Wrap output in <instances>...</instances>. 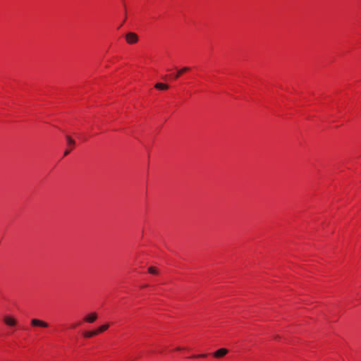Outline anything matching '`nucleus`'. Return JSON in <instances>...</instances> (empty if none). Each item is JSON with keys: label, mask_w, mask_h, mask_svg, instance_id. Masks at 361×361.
Returning a JSON list of instances; mask_svg holds the SVG:
<instances>
[{"label": "nucleus", "mask_w": 361, "mask_h": 361, "mask_svg": "<svg viewBox=\"0 0 361 361\" xmlns=\"http://www.w3.org/2000/svg\"><path fill=\"white\" fill-rule=\"evenodd\" d=\"M4 323L10 327H14L17 325V320L15 317L10 316V315H6L3 318Z\"/></svg>", "instance_id": "1"}, {"label": "nucleus", "mask_w": 361, "mask_h": 361, "mask_svg": "<svg viewBox=\"0 0 361 361\" xmlns=\"http://www.w3.org/2000/svg\"><path fill=\"white\" fill-rule=\"evenodd\" d=\"M30 324L32 326H37V327H42V328H47L49 326V324L47 322L40 320L38 319H32L30 321Z\"/></svg>", "instance_id": "2"}, {"label": "nucleus", "mask_w": 361, "mask_h": 361, "mask_svg": "<svg viewBox=\"0 0 361 361\" xmlns=\"http://www.w3.org/2000/svg\"><path fill=\"white\" fill-rule=\"evenodd\" d=\"M126 39L128 44H133L138 41V36L134 32H128L126 35Z\"/></svg>", "instance_id": "3"}, {"label": "nucleus", "mask_w": 361, "mask_h": 361, "mask_svg": "<svg viewBox=\"0 0 361 361\" xmlns=\"http://www.w3.org/2000/svg\"><path fill=\"white\" fill-rule=\"evenodd\" d=\"M228 353V350L226 348H220L213 353V356L215 358H221L224 357Z\"/></svg>", "instance_id": "4"}, {"label": "nucleus", "mask_w": 361, "mask_h": 361, "mask_svg": "<svg viewBox=\"0 0 361 361\" xmlns=\"http://www.w3.org/2000/svg\"><path fill=\"white\" fill-rule=\"evenodd\" d=\"M97 314L95 312H93L90 314H87L85 318V321L89 323H92L97 319Z\"/></svg>", "instance_id": "5"}, {"label": "nucleus", "mask_w": 361, "mask_h": 361, "mask_svg": "<svg viewBox=\"0 0 361 361\" xmlns=\"http://www.w3.org/2000/svg\"><path fill=\"white\" fill-rule=\"evenodd\" d=\"M190 70L189 67H184L179 71H178L177 73L174 75V78L177 79L183 73L188 71Z\"/></svg>", "instance_id": "6"}, {"label": "nucleus", "mask_w": 361, "mask_h": 361, "mask_svg": "<svg viewBox=\"0 0 361 361\" xmlns=\"http://www.w3.org/2000/svg\"><path fill=\"white\" fill-rule=\"evenodd\" d=\"M98 334V331H85L84 332V336L86 338H91Z\"/></svg>", "instance_id": "7"}, {"label": "nucleus", "mask_w": 361, "mask_h": 361, "mask_svg": "<svg viewBox=\"0 0 361 361\" xmlns=\"http://www.w3.org/2000/svg\"><path fill=\"white\" fill-rule=\"evenodd\" d=\"M154 87H155V88L159 89V90H167L169 88L168 85L161 83V82L157 83Z\"/></svg>", "instance_id": "8"}, {"label": "nucleus", "mask_w": 361, "mask_h": 361, "mask_svg": "<svg viewBox=\"0 0 361 361\" xmlns=\"http://www.w3.org/2000/svg\"><path fill=\"white\" fill-rule=\"evenodd\" d=\"M109 327V325L108 324H104L98 328V329L96 330V331H98V334L102 333L104 331L107 330Z\"/></svg>", "instance_id": "9"}, {"label": "nucleus", "mask_w": 361, "mask_h": 361, "mask_svg": "<svg viewBox=\"0 0 361 361\" xmlns=\"http://www.w3.org/2000/svg\"><path fill=\"white\" fill-rule=\"evenodd\" d=\"M67 144L70 147H73L75 145V141L68 135L66 136Z\"/></svg>", "instance_id": "10"}, {"label": "nucleus", "mask_w": 361, "mask_h": 361, "mask_svg": "<svg viewBox=\"0 0 361 361\" xmlns=\"http://www.w3.org/2000/svg\"><path fill=\"white\" fill-rule=\"evenodd\" d=\"M148 271H149V273H150L152 274H156L158 273L157 269L153 267H149Z\"/></svg>", "instance_id": "11"}, {"label": "nucleus", "mask_w": 361, "mask_h": 361, "mask_svg": "<svg viewBox=\"0 0 361 361\" xmlns=\"http://www.w3.org/2000/svg\"><path fill=\"white\" fill-rule=\"evenodd\" d=\"M207 356V354H201L198 355H195L194 357H206Z\"/></svg>", "instance_id": "12"}, {"label": "nucleus", "mask_w": 361, "mask_h": 361, "mask_svg": "<svg viewBox=\"0 0 361 361\" xmlns=\"http://www.w3.org/2000/svg\"><path fill=\"white\" fill-rule=\"evenodd\" d=\"M71 152V149H66L65 152H64V156H67Z\"/></svg>", "instance_id": "13"}, {"label": "nucleus", "mask_w": 361, "mask_h": 361, "mask_svg": "<svg viewBox=\"0 0 361 361\" xmlns=\"http://www.w3.org/2000/svg\"><path fill=\"white\" fill-rule=\"evenodd\" d=\"M182 349H183V348H180V347H177L176 350H181Z\"/></svg>", "instance_id": "14"}]
</instances>
